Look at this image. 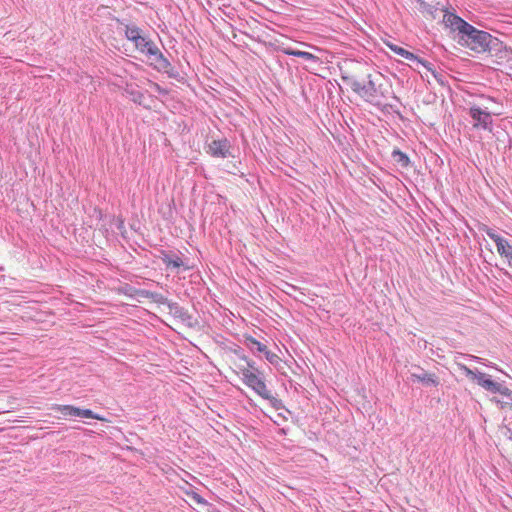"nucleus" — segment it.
<instances>
[{"label": "nucleus", "instance_id": "obj_23", "mask_svg": "<svg viewBox=\"0 0 512 512\" xmlns=\"http://www.w3.org/2000/svg\"><path fill=\"white\" fill-rule=\"evenodd\" d=\"M263 355L266 358V360L273 365H277L280 361L279 356L268 350V348L266 349V352L263 353Z\"/></svg>", "mask_w": 512, "mask_h": 512}, {"label": "nucleus", "instance_id": "obj_2", "mask_svg": "<svg viewBox=\"0 0 512 512\" xmlns=\"http://www.w3.org/2000/svg\"><path fill=\"white\" fill-rule=\"evenodd\" d=\"M135 48L144 54L157 71L169 73L172 69L170 61L163 55L158 46L148 37L141 35L133 41Z\"/></svg>", "mask_w": 512, "mask_h": 512}, {"label": "nucleus", "instance_id": "obj_14", "mask_svg": "<svg viewBox=\"0 0 512 512\" xmlns=\"http://www.w3.org/2000/svg\"><path fill=\"white\" fill-rule=\"evenodd\" d=\"M283 53L290 56L303 58L306 61L318 62L319 58L312 53L306 51L295 50L292 48H284Z\"/></svg>", "mask_w": 512, "mask_h": 512}, {"label": "nucleus", "instance_id": "obj_12", "mask_svg": "<svg viewBox=\"0 0 512 512\" xmlns=\"http://www.w3.org/2000/svg\"><path fill=\"white\" fill-rule=\"evenodd\" d=\"M244 345L246 347H248L251 350V352H253L254 354H256V353L263 354L264 352H266V349H267V346L264 343L256 340L252 336L244 337Z\"/></svg>", "mask_w": 512, "mask_h": 512}, {"label": "nucleus", "instance_id": "obj_17", "mask_svg": "<svg viewBox=\"0 0 512 512\" xmlns=\"http://www.w3.org/2000/svg\"><path fill=\"white\" fill-rule=\"evenodd\" d=\"M419 10L421 13L429 15L432 19H436L437 13L440 9L438 6L428 4L425 1H421V6L419 7Z\"/></svg>", "mask_w": 512, "mask_h": 512}, {"label": "nucleus", "instance_id": "obj_8", "mask_svg": "<svg viewBox=\"0 0 512 512\" xmlns=\"http://www.w3.org/2000/svg\"><path fill=\"white\" fill-rule=\"evenodd\" d=\"M459 369L467 376L469 381L477 380L478 384H497L490 378V376H487L485 373L479 372L478 370H472L465 365H459Z\"/></svg>", "mask_w": 512, "mask_h": 512}, {"label": "nucleus", "instance_id": "obj_27", "mask_svg": "<svg viewBox=\"0 0 512 512\" xmlns=\"http://www.w3.org/2000/svg\"><path fill=\"white\" fill-rule=\"evenodd\" d=\"M234 352H235V354H236L240 359H242L243 361H245V363L247 364V366H250V361L247 359V357H246V356H244V355L242 354L243 350H242L241 348L236 349Z\"/></svg>", "mask_w": 512, "mask_h": 512}, {"label": "nucleus", "instance_id": "obj_26", "mask_svg": "<svg viewBox=\"0 0 512 512\" xmlns=\"http://www.w3.org/2000/svg\"><path fill=\"white\" fill-rule=\"evenodd\" d=\"M191 498L198 504H206V501L204 500V498H202L198 493L196 492H192L191 493Z\"/></svg>", "mask_w": 512, "mask_h": 512}, {"label": "nucleus", "instance_id": "obj_29", "mask_svg": "<svg viewBox=\"0 0 512 512\" xmlns=\"http://www.w3.org/2000/svg\"><path fill=\"white\" fill-rule=\"evenodd\" d=\"M280 431H281L282 434H286L285 429H281Z\"/></svg>", "mask_w": 512, "mask_h": 512}, {"label": "nucleus", "instance_id": "obj_21", "mask_svg": "<svg viewBox=\"0 0 512 512\" xmlns=\"http://www.w3.org/2000/svg\"><path fill=\"white\" fill-rule=\"evenodd\" d=\"M416 376L420 381L426 383V384H437L438 380L436 379L434 374L427 373L423 370L420 371L419 374H413Z\"/></svg>", "mask_w": 512, "mask_h": 512}, {"label": "nucleus", "instance_id": "obj_5", "mask_svg": "<svg viewBox=\"0 0 512 512\" xmlns=\"http://www.w3.org/2000/svg\"><path fill=\"white\" fill-rule=\"evenodd\" d=\"M490 394V400L501 408L512 406V391L507 386H484Z\"/></svg>", "mask_w": 512, "mask_h": 512}, {"label": "nucleus", "instance_id": "obj_3", "mask_svg": "<svg viewBox=\"0 0 512 512\" xmlns=\"http://www.w3.org/2000/svg\"><path fill=\"white\" fill-rule=\"evenodd\" d=\"M342 79L350 86L354 93L367 102L372 103L379 95H383L381 84H377V76H373L372 74H367L366 83H361L351 76L343 75Z\"/></svg>", "mask_w": 512, "mask_h": 512}, {"label": "nucleus", "instance_id": "obj_7", "mask_svg": "<svg viewBox=\"0 0 512 512\" xmlns=\"http://www.w3.org/2000/svg\"><path fill=\"white\" fill-rule=\"evenodd\" d=\"M387 46L394 52L396 53L397 55L407 59V60H410V61H416L417 63L421 64L422 66H424L428 71H430L433 76L439 81L438 79V75L436 73V71L432 68V64L419 58L417 55L413 54L412 52L398 46V45H395V44H392V43H387Z\"/></svg>", "mask_w": 512, "mask_h": 512}, {"label": "nucleus", "instance_id": "obj_28", "mask_svg": "<svg viewBox=\"0 0 512 512\" xmlns=\"http://www.w3.org/2000/svg\"><path fill=\"white\" fill-rule=\"evenodd\" d=\"M289 288H291L292 290H296V287L294 285H291V284H286Z\"/></svg>", "mask_w": 512, "mask_h": 512}, {"label": "nucleus", "instance_id": "obj_6", "mask_svg": "<svg viewBox=\"0 0 512 512\" xmlns=\"http://www.w3.org/2000/svg\"><path fill=\"white\" fill-rule=\"evenodd\" d=\"M469 115L473 120L474 128H481L490 132L492 131V116L490 112L483 110L478 106H472L469 109Z\"/></svg>", "mask_w": 512, "mask_h": 512}, {"label": "nucleus", "instance_id": "obj_19", "mask_svg": "<svg viewBox=\"0 0 512 512\" xmlns=\"http://www.w3.org/2000/svg\"><path fill=\"white\" fill-rule=\"evenodd\" d=\"M125 91L131 101L140 105L143 103L145 96L140 90L128 87Z\"/></svg>", "mask_w": 512, "mask_h": 512}, {"label": "nucleus", "instance_id": "obj_20", "mask_svg": "<svg viewBox=\"0 0 512 512\" xmlns=\"http://www.w3.org/2000/svg\"><path fill=\"white\" fill-rule=\"evenodd\" d=\"M392 156L402 167H407L410 164L409 157L400 150H394Z\"/></svg>", "mask_w": 512, "mask_h": 512}, {"label": "nucleus", "instance_id": "obj_18", "mask_svg": "<svg viewBox=\"0 0 512 512\" xmlns=\"http://www.w3.org/2000/svg\"><path fill=\"white\" fill-rule=\"evenodd\" d=\"M162 261L164 264H166L167 267L180 268L184 265L182 259L176 255L170 256L169 254H164Z\"/></svg>", "mask_w": 512, "mask_h": 512}, {"label": "nucleus", "instance_id": "obj_4", "mask_svg": "<svg viewBox=\"0 0 512 512\" xmlns=\"http://www.w3.org/2000/svg\"><path fill=\"white\" fill-rule=\"evenodd\" d=\"M482 231L495 242L497 252L501 257L506 258L509 267L512 268V245L488 226H484Z\"/></svg>", "mask_w": 512, "mask_h": 512}, {"label": "nucleus", "instance_id": "obj_1", "mask_svg": "<svg viewBox=\"0 0 512 512\" xmlns=\"http://www.w3.org/2000/svg\"><path fill=\"white\" fill-rule=\"evenodd\" d=\"M443 16V23L453 32H458V43L476 53H483L491 50L496 38L490 33L478 30L461 17L446 10Z\"/></svg>", "mask_w": 512, "mask_h": 512}, {"label": "nucleus", "instance_id": "obj_9", "mask_svg": "<svg viewBox=\"0 0 512 512\" xmlns=\"http://www.w3.org/2000/svg\"><path fill=\"white\" fill-rule=\"evenodd\" d=\"M230 144L225 140H214L209 145V151L213 156L226 158L230 156Z\"/></svg>", "mask_w": 512, "mask_h": 512}, {"label": "nucleus", "instance_id": "obj_24", "mask_svg": "<svg viewBox=\"0 0 512 512\" xmlns=\"http://www.w3.org/2000/svg\"><path fill=\"white\" fill-rule=\"evenodd\" d=\"M267 401L275 410L284 409L282 401L278 399L274 394Z\"/></svg>", "mask_w": 512, "mask_h": 512}, {"label": "nucleus", "instance_id": "obj_15", "mask_svg": "<svg viewBox=\"0 0 512 512\" xmlns=\"http://www.w3.org/2000/svg\"><path fill=\"white\" fill-rule=\"evenodd\" d=\"M258 370L250 363V366H248L247 369L243 370V376L244 380L246 381V384H264L259 378H258Z\"/></svg>", "mask_w": 512, "mask_h": 512}, {"label": "nucleus", "instance_id": "obj_10", "mask_svg": "<svg viewBox=\"0 0 512 512\" xmlns=\"http://www.w3.org/2000/svg\"><path fill=\"white\" fill-rule=\"evenodd\" d=\"M168 309H169V313L171 315H173L176 318H179L182 322H186L189 325H191L190 324V320L192 319L191 315L188 313V311L186 309L181 307L178 303L171 302L170 304H168Z\"/></svg>", "mask_w": 512, "mask_h": 512}, {"label": "nucleus", "instance_id": "obj_11", "mask_svg": "<svg viewBox=\"0 0 512 512\" xmlns=\"http://www.w3.org/2000/svg\"><path fill=\"white\" fill-rule=\"evenodd\" d=\"M135 293L138 296L150 299L153 302L158 303V304H163V305L168 306V304L171 303L166 297H164L162 294L157 293V292H152V291L141 289V290H136Z\"/></svg>", "mask_w": 512, "mask_h": 512}, {"label": "nucleus", "instance_id": "obj_22", "mask_svg": "<svg viewBox=\"0 0 512 512\" xmlns=\"http://www.w3.org/2000/svg\"><path fill=\"white\" fill-rule=\"evenodd\" d=\"M251 387L264 400H268L273 395L272 391L268 388V386H251Z\"/></svg>", "mask_w": 512, "mask_h": 512}, {"label": "nucleus", "instance_id": "obj_25", "mask_svg": "<svg viewBox=\"0 0 512 512\" xmlns=\"http://www.w3.org/2000/svg\"><path fill=\"white\" fill-rule=\"evenodd\" d=\"M81 418L100 419V417L90 409H81Z\"/></svg>", "mask_w": 512, "mask_h": 512}, {"label": "nucleus", "instance_id": "obj_16", "mask_svg": "<svg viewBox=\"0 0 512 512\" xmlns=\"http://www.w3.org/2000/svg\"><path fill=\"white\" fill-rule=\"evenodd\" d=\"M121 24L124 26L125 37L129 41L133 42L136 39H138L141 35H143L142 30L138 26H136L134 24H132V25L124 24V23H121Z\"/></svg>", "mask_w": 512, "mask_h": 512}, {"label": "nucleus", "instance_id": "obj_13", "mask_svg": "<svg viewBox=\"0 0 512 512\" xmlns=\"http://www.w3.org/2000/svg\"><path fill=\"white\" fill-rule=\"evenodd\" d=\"M52 409L60 412L64 417L81 418V408L74 407L72 405H55Z\"/></svg>", "mask_w": 512, "mask_h": 512}]
</instances>
